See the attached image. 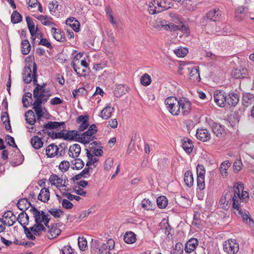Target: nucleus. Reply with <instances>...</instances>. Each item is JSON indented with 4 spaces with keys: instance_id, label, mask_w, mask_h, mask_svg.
Here are the masks:
<instances>
[{
    "instance_id": "obj_17",
    "label": "nucleus",
    "mask_w": 254,
    "mask_h": 254,
    "mask_svg": "<svg viewBox=\"0 0 254 254\" xmlns=\"http://www.w3.org/2000/svg\"><path fill=\"white\" fill-rule=\"evenodd\" d=\"M26 20L27 23V26L29 32L31 36V38L33 40V42H34L36 38L33 37L36 34L37 31L38 30V28H36V31L35 30V24L30 16H27L26 17Z\"/></svg>"
},
{
    "instance_id": "obj_15",
    "label": "nucleus",
    "mask_w": 254,
    "mask_h": 254,
    "mask_svg": "<svg viewBox=\"0 0 254 254\" xmlns=\"http://www.w3.org/2000/svg\"><path fill=\"white\" fill-rule=\"evenodd\" d=\"M81 152V147L78 144H74L70 146L69 149V156L73 158L79 156Z\"/></svg>"
},
{
    "instance_id": "obj_3",
    "label": "nucleus",
    "mask_w": 254,
    "mask_h": 254,
    "mask_svg": "<svg viewBox=\"0 0 254 254\" xmlns=\"http://www.w3.org/2000/svg\"><path fill=\"white\" fill-rule=\"evenodd\" d=\"M224 251L228 254H235L239 249V245L236 239H228L223 243Z\"/></svg>"
},
{
    "instance_id": "obj_22",
    "label": "nucleus",
    "mask_w": 254,
    "mask_h": 254,
    "mask_svg": "<svg viewBox=\"0 0 254 254\" xmlns=\"http://www.w3.org/2000/svg\"><path fill=\"white\" fill-rule=\"evenodd\" d=\"M108 245L105 247H102L99 249V254H111L110 251L114 248L115 241L114 239H108Z\"/></svg>"
},
{
    "instance_id": "obj_5",
    "label": "nucleus",
    "mask_w": 254,
    "mask_h": 254,
    "mask_svg": "<svg viewBox=\"0 0 254 254\" xmlns=\"http://www.w3.org/2000/svg\"><path fill=\"white\" fill-rule=\"evenodd\" d=\"M214 100L216 104L220 107H224L226 104L227 94L220 90L214 92Z\"/></svg>"
},
{
    "instance_id": "obj_46",
    "label": "nucleus",
    "mask_w": 254,
    "mask_h": 254,
    "mask_svg": "<svg viewBox=\"0 0 254 254\" xmlns=\"http://www.w3.org/2000/svg\"><path fill=\"white\" fill-rule=\"evenodd\" d=\"M141 206L147 210H153V206L149 199H144L141 201Z\"/></svg>"
},
{
    "instance_id": "obj_41",
    "label": "nucleus",
    "mask_w": 254,
    "mask_h": 254,
    "mask_svg": "<svg viewBox=\"0 0 254 254\" xmlns=\"http://www.w3.org/2000/svg\"><path fill=\"white\" fill-rule=\"evenodd\" d=\"M97 131L98 130L97 129L96 126L95 124H93L90 126L86 131L81 134V136H91L96 134L97 132Z\"/></svg>"
},
{
    "instance_id": "obj_4",
    "label": "nucleus",
    "mask_w": 254,
    "mask_h": 254,
    "mask_svg": "<svg viewBox=\"0 0 254 254\" xmlns=\"http://www.w3.org/2000/svg\"><path fill=\"white\" fill-rule=\"evenodd\" d=\"M180 113L184 116H187L190 114L191 110V104L186 98H181L179 100Z\"/></svg>"
},
{
    "instance_id": "obj_34",
    "label": "nucleus",
    "mask_w": 254,
    "mask_h": 254,
    "mask_svg": "<svg viewBox=\"0 0 254 254\" xmlns=\"http://www.w3.org/2000/svg\"><path fill=\"white\" fill-rule=\"evenodd\" d=\"M32 213L34 218L35 223L42 222L41 215L40 214V211L38 210L34 205H33L29 210Z\"/></svg>"
},
{
    "instance_id": "obj_1",
    "label": "nucleus",
    "mask_w": 254,
    "mask_h": 254,
    "mask_svg": "<svg viewBox=\"0 0 254 254\" xmlns=\"http://www.w3.org/2000/svg\"><path fill=\"white\" fill-rule=\"evenodd\" d=\"M243 184L239 182L236 183L233 188H229L226 190H229L230 191H233L232 194V201H233V208L241 212V208L239 203V199L240 198L241 191L244 189Z\"/></svg>"
},
{
    "instance_id": "obj_13",
    "label": "nucleus",
    "mask_w": 254,
    "mask_h": 254,
    "mask_svg": "<svg viewBox=\"0 0 254 254\" xmlns=\"http://www.w3.org/2000/svg\"><path fill=\"white\" fill-rule=\"evenodd\" d=\"M33 205H32L30 202L28 200L27 198L20 199L17 203L18 208L23 212L27 210L30 207L31 208Z\"/></svg>"
},
{
    "instance_id": "obj_29",
    "label": "nucleus",
    "mask_w": 254,
    "mask_h": 254,
    "mask_svg": "<svg viewBox=\"0 0 254 254\" xmlns=\"http://www.w3.org/2000/svg\"><path fill=\"white\" fill-rule=\"evenodd\" d=\"M59 129V123L58 122L50 121L47 124L43 125L42 131L45 132V131H48L47 129Z\"/></svg>"
},
{
    "instance_id": "obj_9",
    "label": "nucleus",
    "mask_w": 254,
    "mask_h": 254,
    "mask_svg": "<svg viewBox=\"0 0 254 254\" xmlns=\"http://www.w3.org/2000/svg\"><path fill=\"white\" fill-rule=\"evenodd\" d=\"M248 70L244 67H240V69H235L232 72V75L234 78H244L248 75Z\"/></svg>"
},
{
    "instance_id": "obj_53",
    "label": "nucleus",
    "mask_w": 254,
    "mask_h": 254,
    "mask_svg": "<svg viewBox=\"0 0 254 254\" xmlns=\"http://www.w3.org/2000/svg\"><path fill=\"white\" fill-rule=\"evenodd\" d=\"M244 7L243 6H240L237 9V14L236 18L237 20H242L244 17L245 14H244Z\"/></svg>"
},
{
    "instance_id": "obj_23",
    "label": "nucleus",
    "mask_w": 254,
    "mask_h": 254,
    "mask_svg": "<svg viewBox=\"0 0 254 254\" xmlns=\"http://www.w3.org/2000/svg\"><path fill=\"white\" fill-rule=\"evenodd\" d=\"M50 192L48 188H44L41 189L38 196V199L44 202H46L49 200Z\"/></svg>"
},
{
    "instance_id": "obj_30",
    "label": "nucleus",
    "mask_w": 254,
    "mask_h": 254,
    "mask_svg": "<svg viewBox=\"0 0 254 254\" xmlns=\"http://www.w3.org/2000/svg\"><path fill=\"white\" fill-rule=\"evenodd\" d=\"M184 182L186 185L189 187H191L193 186V178L191 171L189 170L185 173Z\"/></svg>"
},
{
    "instance_id": "obj_36",
    "label": "nucleus",
    "mask_w": 254,
    "mask_h": 254,
    "mask_svg": "<svg viewBox=\"0 0 254 254\" xmlns=\"http://www.w3.org/2000/svg\"><path fill=\"white\" fill-rule=\"evenodd\" d=\"M87 157L88 159V161L86 162V166L87 167H89L90 165L93 164L95 167L96 166L95 165V163L99 161V159L97 158H93V155L92 154L90 151L86 149Z\"/></svg>"
},
{
    "instance_id": "obj_49",
    "label": "nucleus",
    "mask_w": 254,
    "mask_h": 254,
    "mask_svg": "<svg viewBox=\"0 0 254 254\" xmlns=\"http://www.w3.org/2000/svg\"><path fill=\"white\" fill-rule=\"evenodd\" d=\"M165 228L164 230L162 229V231L164 233L167 235L168 238H170V237H172L173 234L172 233L174 232V230L171 228V226L168 223H166V225L165 226Z\"/></svg>"
},
{
    "instance_id": "obj_57",
    "label": "nucleus",
    "mask_w": 254,
    "mask_h": 254,
    "mask_svg": "<svg viewBox=\"0 0 254 254\" xmlns=\"http://www.w3.org/2000/svg\"><path fill=\"white\" fill-rule=\"evenodd\" d=\"M197 186L200 190L205 189L204 178L197 177Z\"/></svg>"
},
{
    "instance_id": "obj_18",
    "label": "nucleus",
    "mask_w": 254,
    "mask_h": 254,
    "mask_svg": "<svg viewBox=\"0 0 254 254\" xmlns=\"http://www.w3.org/2000/svg\"><path fill=\"white\" fill-rule=\"evenodd\" d=\"M198 243L197 239H189L186 244V252L187 253H190L193 251L198 245Z\"/></svg>"
},
{
    "instance_id": "obj_8",
    "label": "nucleus",
    "mask_w": 254,
    "mask_h": 254,
    "mask_svg": "<svg viewBox=\"0 0 254 254\" xmlns=\"http://www.w3.org/2000/svg\"><path fill=\"white\" fill-rule=\"evenodd\" d=\"M197 138L202 141H206L211 138V134L206 128H198L196 133Z\"/></svg>"
},
{
    "instance_id": "obj_11",
    "label": "nucleus",
    "mask_w": 254,
    "mask_h": 254,
    "mask_svg": "<svg viewBox=\"0 0 254 254\" xmlns=\"http://www.w3.org/2000/svg\"><path fill=\"white\" fill-rule=\"evenodd\" d=\"M182 147L184 150L188 154H190L191 153L193 148V145L192 140L188 137H185L182 140Z\"/></svg>"
},
{
    "instance_id": "obj_16",
    "label": "nucleus",
    "mask_w": 254,
    "mask_h": 254,
    "mask_svg": "<svg viewBox=\"0 0 254 254\" xmlns=\"http://www.w3.org/2000/svg\"><path fill=\"white\" fill-rule=\"evenodd\" d=\"M59 147L54 143L50 144L46 149V155L52 158L58 154Z\"/></svg>"
},
{
    "instance_id": "obj_44",
    "label": "nucleus",
    "mask_w": 254,
    "mask_h": 254,
    "mask_svg": "<svg viewBox=\"0 0 254 254\" xmlns=\"http://www.w3.org/2000/svg\"><path fill=\"white\" fill-rule=\"evenodd\" d=\"M61 230L58 227L57 224H53L52 227L49 230V233L53 237L52 238H56L60 235Z\"/></svg>"
},
{
    "instance_id": "obj_37",
    "label": "nucleus",
    "mask_w": 254,
    "mask_h": 254,
    "mask_svg": "<svg viewBox=\"0 0 254 254\" xmlns=\"http://www.w3.org/2000/svg\"><path fill=\"white\" fill-rule=\"evenodd\" d=\"M1 120L3 123V124L5 125V128L6 130H10V132L11 131V127L10 124V120L9 119V116L8 114L6 112H4L3 113V115H1Z\"/></svg>"
},
{
    "instance_id": "obj_33",
    "label": "nucleus",
    "mask_w": 254,
    "mask_h": 254,
    "mask_svg": "<svg viewBox=\"0 0 254 254\" xmlns=\"http://www.w3.org/2000/svg\"><path fill=\"white\" fill-rule=\"evenodd\" d=\"M21 52L23 55H27L30 51L31 46L28 40H22L21 44Z\"/></svg>"
},
{
    "instance_id": "obj_2",
    "label": "nucleus",
    "mask_w": 254,
    "mask_h": 254,
    "mask_svg": "<svg viewBox=\"0 0 254 254\" xmlns=\"http://www.w3.org/2000/svg\"><path fill=\"white\" fill-rule=\"evenodd\" d=\"M165 104L168 111L173 116L180 114L179 100L175 97L170 96L165 101Z\"/></svg>"
},
{
    "instance_id": "obj_35",
    "label": "nucleus",
    "mask_w": 254,
    "mask_h": 254,
    "mask_svg": "<svg viewBox=\"0 0 254 254\" xmlns=\"http://www.w3.org/2000/svg\"><path fill=\"white\" fill-rule=\"evenodd\" d=\"M219 15H220V11L219 10H216L214 9L207 13L205 18L210 21H216L217 17Z\"/></svg>"
},
{
    "instance_id": "obj_7",
    "label": "nucleus",
    "mask_w": 254,
    "mask_h": 254,
    "mask_svg": "<svg viewBox=\"0 0 254 254\" xmlns=\"http://www.w3.org/2000/svg\"><path fill=\"white\" fill-rule=\"evenodd\" d=\"M76 122L78 124H80L81 125L79 126L78 128V132L82 131L85 129H87L89 126V116L81 115L79 116L76 120Z\"/></svg>"
},
{
    "instance_id": "obj_45",
    "label": "nucleus",
    "mask_w": 254,
    "mask_h": 254,
    "mask_svg": "<svg viewBox=\"0 0 254 254\" xmlns=\"http://www.w3.org/2000/svg\"><path fill=\"white\" fill-rule=\"evenodd\" d=\"M140 82L145 86L150 85L151 82V76L147 73L144 74L140 78Z\"/></svg>"
},
{
    "instance_id": "obj_20",
    "label": "nucleus",
    "mask_w": 254,
    "mask_h": 254,
    "mask_svg": "<svg viewBox=\"0 0 254 254\" xmlns=\"http://www.w3.org/2000/svg\"><path fill=\"white\" fill-rule=\"evenodd\" d=\"M127 88L128 87L126 84L118 85L114 91L115 96L117 98L121 97L127 91Z\"/></svg>"
},
{
    "instance_id": "obj_31",
    "label": "nucleus",
    "mask_w": 254,
    "mask_h": 254,
    "mask_svg": "<svg viewBox=\"0 0 254 254\" xmlns=\"http://www.w3.org/2000/svg\"><path fill=\"white\" fill-rule=\"evenodd\" d=\"M225 195L220 199L221 204H226L227 205L232 200V193L229 190H225L224 191Z\"/></svg>"
},
{
    "instance_id": "obj_27",
    "label": "nucleus",
    "mask_w": 254,
    "mask_h": 254,
    "mask_svg": "<svg viewBox=\"0 0 254 254\" xmlns=\"http://www.w3.org/2000/svg\"><path fill=\"white\" fill-rule=\"evenodd\" d=\"M114 110V108L107 106L101 111L100 117L105 120L108 119L111 117L112 113L113 112Z\"/></svg>"
},
{
    "instance_id": "obj_55",
    "label": "nucleus",
    "mask_w": 254,
    "mask_h": 254,
    "mask_svg": "<svg viewBox=\"0 0 254 254\" xmlns=\"http://www.w3.org/2000/svg\"><path fill=\"white\" fill-rule=\"evenodd\" d=\"M5 141H6L7 144L9 146H12V147L18 149L17 146L16 144L14 139L13 137L10 136L9 135H6L5 136Z\"/></svg>"
},
{
    "instance_id": "obj_58",
    "label": "nucleus",
    "mask_w": 254,
    "mask_h": 254,
    "mask_svg": "<svg viewBox=\"0 0 254 254\" xmlns=\"http://www.w3.org/2000/svg\"><path fill=\"white\" fill-rule=\"evenodd\" d=\"M61 252L62 254H75L73 249L70 246H65L61 249Z\"/></svg>"
},
{
    "instance_id": "obj_61",
    "label": "nucleus",
    "mask_w": 254,
    "mask_h": 254,
    "mask_svg": "<svg viewBox=\"0 0 254 254\" xmlns=\"http://www.w3.org/2000/svg\"><path fill=\"white\" fill-rule=\"evenodd\" d=\"M62 206L65 209H71L73 207V204L69 200L64 199L62 200Z\"/></svg>"
},
{
    "instance_id": "obj_48",
    "label": "nucleus",
    "mask_w": 254,
    "mask_h": 254,
    "mask_svg": "<svg viewBox=\"0 0 254 254\" xmlns=\"http://www.w3.org/2000/svg\"><path fill=\"white\" fill-rule=\"evenodd\" d=\"M48 212L55 218H60L61 215L64 213V211L60 209L51 208L48 210Z\"/></svg>"
},
{
    "instance_id": "obj_54",
    "label": "nucleus",
    "mask_w": 254,
    "mask_h": 254,
    "mask_svg": "<svg viewBox=\"0 0 254 254\" xmlns=\"http://www.w3.org/2000/svg\"><path fill=\"white\" fill-rule=\"evenodd\" d=\"M243 166V163L240 158L239 159H237L233 165L234 171L235 173H238L242 169V166Z\"/></svg>"
},
{
    "instance_id": "obj_43",
    "label": "nucleus",
    "mask_w": 254,
    "mask_h": 254,
    "mask_svg": "<svg viewBox=\"0 0 254 254\" xmlns=\"http://www.w3.org/2000/svg\"><path fill=\"white\" fill-rule=\"evenodd\" d=\"M71 163L73 165V169L79 170L82 169L84 166L83 161L80 158L74 159L71 161Z\"/></svg>"
},
{
    "instance_id": "obj_62",
    "label": "nucleus",
    "mask_w": 254,
    "mask_h": 254,
    "mask_svg": "<svg viewBox=\"0 0 254 254\" xmlns=\"http://www.w3.org/2000/svg\"><path fill=\"white\" fill-rule=\"evenodd\" d=\"M249 197V194L248 191H244L243 190L242 191V194H240V198L239 199V202H242V201H245L246 202L248 201V199Z\"/></svg>"
},
{
    "instance_id": "obj_40",
    "label": "nucleus",
    "mask_w": 254,
    "mask_h": 254,
    "mask_svg": "<svg viewBox=\"0 0 254 254\" xmlns=\"http://www.w3.org/2000/svg\"><path fill=\"white\" fill-rule=\"evenodd\" d=\"M22 20V16L17 11H14L11 15V21L13 24H17Z\"/></svg>"
},
{
    "instance_id": "obj_21",
    "label": "nucleus",
    "mask_w": 254,
    "mask_h": 254,
    "mask_svg": "<svg viewBox=\"0 0 254 254\" xmlns=\"http://www.w3.org/2000/svg\"><path fill=\"white\" fill-rule=\"evenodd\" d=\"M51 32L53 35V37L55 40L60 42L65 41V37L64 35V33L63 32L56 28H52L51 29Z\"/></svg>"
},
{
    "instance_id": "obj_25",
    "label": "nucleus",
    "mask_w": 254,
    "mask_h": 254,
    "mask_svg": "<svg viewBox=\"0 0 254 254\" xmlns=\"http://www.w3.org/2000/svg\"><path fill=\"white\" fill-rule=\"evenodd\" d=\"M25 120L26 122L31 125H34L36 122V117L33 111L31 110H29L26 111L25 113Z\"/></svg>"
},
{
    "instance_id": "obj_47",
    "label": "nucleus",
    "mask_w": 254,
    "mask_h": 254,
    "mask_svg": "<svg viewBox=\"0 0 254 254\" xmlns=\"http://www.w3.org/2000/svg\"><path fill=\"white\" fill-rule=\"evenodd\" d=\"M82 56L80 53H78L76 56H74L73 61L71 63V66L73 67L74 70L76 73V74H79L80 72L77 71V69L76 68L77 63L76 62L78 61L79 59Z\"/></svg>"
},
{
    "instance_id": "obj_52",
    "label": "nucleus",
    "mask_w": 254,
    "mask_h": 254,
    "mask_svg": "<svg viewBox=\"0 0 254 254\" xmlns=\"http://www.w3.org/2000/svg\"><path fill=\"white\" fill-rule=\"evenodd\" d=\"M79 248L81 251H84L87 249V242L86 239H77Z\"/></svg>"
},
{
    "instance_id": "obj_64",
    "label": "nucleus",
    "mask_w": 254,
    "mask_h": 254,
    "mask_svg": "<svg viewBox=\"0 0 254 254\" xmlns=\"http://www.w3.org/2000/svg\"><path fill=\"white\" fill-rule=\"evenodd\" d=\"M113 165V160L112 159L108 158L106 160L104 165V169L106 170H109L111 169Z\"/></svg>"
},
{
    "instance_id": "obj_26",
    "label": "nucleus",
    "mask_w": 254,
    "mask_h": 254,
    "mask_svg": "<svg viewBox=\"0 0 254 254\" xmlns=\"http://www.w3.org/2000/svg\"><path fill=\"white\" fill-rule=\"evenodd\" d=\"M30 143L33 148L36 149L41 148L43 145L41 138L38 136H34L31 138Z\"/></svg>"
},
{
    "instance_id": "obj_6",
    "label": "nucleus",
    "mask_w": 254,
    "mask_h": 254,
    "mask_svg": "<svg viewBox=\"0 0 254 254\" xmlns=\"http://www.w3.org/2000/svg\"><path fill=\"white\" fill-rule=\"evenodd\" d=\"M212 130L213 133L219 138L224 137L227 133V130L224 126L216 123H213Z\"/></svg>"
},
{
    "instance_id": "obj_60",
    "label": "nucleus",
    "mask_w": 254,
    "mask_h": 254,
    "mask_svg": "<svg viewBox=\"0 0 254 254\" xmlns=\"http://www.w3.org/2000/svg\"><path fill=\"white\" fill-rule=\"evenodd\" d=\"M69 168V163L67 161H63L59 165V169L64 170V172L67 171Z\"/></svg>"
},
{
    "instance_id": "obj_63",
    "label": "nucleus",
    "mask_w": 254,
    "mask_h": 254,
    "mask_svg": "<svg viewBox=\"0 0 254 254\" xmlns=\"http://www.w3.org/2000/svg\"><path fill=\"white\" fill-rule=\"evenodd\" d=\"M39 45L45 46L50 49L53 48L51 44L46 38H42L39 43Z\"/></svg>"
},
{
    "instance_id": "obj_19",
    "label": "nucleus",
    "mask_w": 254,
    "mask_h": 254,
    "mask_svg": "<svg viewBox=\"0 0 254 254\" xmlns=\"http://www.w3.org/2000/svg\"><path fill=\"white\" fill-rule=\"evenodd\" d=\"M66 25H69L75 32H78L80 30V23L74 17H69L65 21Z\"/></svg>"
},
{
    "instance_id": "obj_28",
    "label": "nucleus",
    "mask_w": 254,
    "mask_h": 254,
    "mask_svg": "<svg viewBox=\"0 0 254 254\" xmlns=\"http://www.w3.org/2000/svg\"><path fill=\"white\" fill-rule=\"evenodd\" d=\"M190 79L193 81L198 82L200 80L198 66H195L191 69L190 72Z\"/></svg>"
},
{
    "instance_id": "obj_24",
    "label": "nucleus",
    "mask_w": 254,
    "mask_h": 254,
    "mask_svg": "<svg viewBox=\"0 0 254 254\" xmlns=\"http://www.w3.org/2000/svg\"><path fill=\"white\" fill-rule=\"evenodd\" d=\"M243 105L248 107L254 101V95L250 93L244 94L242 97Z\"/></svg>"
},
{
    "instance_id": "obj_56",
    "label": "nucleus",
    "mask_w": 254,
    "mask_h": 254,
    "mask_svg": "<svg viewBox=\"0 0 254 254\" xmlns=\"http://www.w3.org/2000/svg\"><path fill=\"white\" fill-rule=\"evenodd\" d=\"M91 141H92V139L91 138V136H81L78 137L77 140V142L86 144L89 143Z\"/></svg>"
},
{
    "instance_id": "obj_50",
    "label": "nucleus",
    "mask_w": 254,
    "mask_h": 254,
    "mask_svg": "<svg viewBox=\"0 0 254 254\" xmlns=\"http://www.w3.org/2000/svg\"><path fill=\"white\" fill-rule=\"evenodd\" d=\"M175 54L179 57H184L188 53L187 48H180L174 50Z\"/></svg>"
},
{
    "instance_id": "obj_51",
    "label": "nucleus",
    "mask_w": 254,
    "mask_h": 254,
    "mask_svg": "<svg viewBox=\"0 0 254 254\" xmlns=\"http://www.w3.org/2000/svg\"><path fill=\"white\" fill-rule=\"evenodd\" d=\"M197 177H205V170L202 165L198 164L196 168Z\"/></svg>"
},
{
    "instance_id": "obj_12",
    "label": "nucleus",
    "mask_w": 254,
    "mask_h": 254,
    "mask_svg": "<svg viewBox=\"0 0 254 254\" xmlns=\"http://www.w3.org/2000/svg\"><path fill=\"white\" fill-rule=\"evenodd\" d=\"M239 101V96L237 93L231 92L227 94L226 103L229 106L235 107Z\"/></svg>"
},
{
    "instance_id": "obj_42",
    "label": "nucleus",
    "mask_w": 254,
    "mask_h": 254,
    "mask_svg": "<svg viewBox=\"0 0 254 254\" xmlns=\"http://www.w3.org/2000/svg\"><path fill=\"white\" fill-rule=\"evenodd\" d=\"M247 212L248 213H249L248 212ZM238 213L241 215L244 222H246L247 224H249V225L254 224V220L250 217L249 214H247L246 212L243 213L242 209L241 212H239V211H238Z\"/></svg>"
},
{
    "instance_id": "obj_59",
    "label": "nucleus",
    "mask_w": 254,
    "mask_h": 254,
    "mask_svg": "<svg viewBox=\"0 0 254 254\" xmlns=\"http://www.w3.org/2000/svg\"><path fill=\"white\" fill-rule=\"evenodd\" d=\"M184 246L181 243H177L175 246V250L173 252L174 254H182Z\"/></svg>"
},
{
    "instance_id": "obj_39",
    "label": "nucleus",
    "mask_w": 254,
    "mask_h": 254,
    "mask_svg": "<svg viewBox=\"0 0 254 254\" xmlns=\"http://www.w3.org/2000/svg\"><path fill=\"white\" fill-rule=\"evenodd\" d=\"M45 132H43L44 134L50 136L52 139H57V138H63L64 137V130H61L58 132H54L53 131H45Z\"/></svg>"
},
{
    "instance_id": "obj_32",
    "label": "nucleus",
    "mask_w": 254,
    "mask_h": 254,
    "mask_svg": "<svg viewBox=\"0 0 254 254\" xmlns=\"http://www.w3.org/2000/svg\"><path fill=\"white\" fill-rule=\"evenodd\" d=\"M231 163L229 161H225L221 164L219 170L222 176L225 178L228 176L227 170L230 167Z\"/></svg>"
},
{
    "instance_id": "obj_10",
    "label": "nucleus",
    "mask_w": 254,
    "mask_h": 254,
    "mask_svg": "<svg viewBox=\"0 0 254 254\" xmlns=\"http://www.w3.org/2000/svg\"><path fill=\"white\" fill-rule=\"evenodd\" d=\"M80 134L78 131L76 130H68L67 132L64 133V140H75L77 141L78 137H79Z\"/></svg>"
},
{
    "instance_id": "obj_14",
    "label": "nucleus",
    "mask_w": 254,
    "mask_h": 254,
    "mask_svg": "<svg viewBox=\"0 0 254 254\" xmlns=\"http://www.w3.org/2000/svg\"><path fill=\"white\" fill-rule=\"evenodd\" d=\"M17 152L15 153V155L13 156L12 160L10 162V164L15 167L21 164L24 160V156L20 152L19 149L18 148Z\"/></svg>"
},
{
    "instance_id": "obj_38",
    "label": "nucleus",
    "mask_w": 254,
    "mask_h": 254,
    "mask_svg": "<svg viewBox=\"0 0 254 254\" xmlns=\"http://www.w3.org/2000/svg\"><path fill=\"white\" fill-rule=\"evenodd\" d=\"M157 204L159 208H165L168 205V199L164 195L160 196L157 198Z\"/></svg>"
}]
</instances>
